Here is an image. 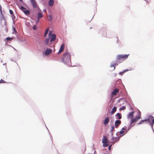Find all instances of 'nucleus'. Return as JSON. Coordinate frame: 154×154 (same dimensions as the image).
Instances as JSON below:
<instances>
[{"mask_svg":"<svg viewBox=\"0 0 154 154\" xmlns=\"http://www.w3.org/2000/svg\"><path fill=\"white\" fill-rule=\"evenodd\" d=\"M12 33H14L15 34H16L17 33V30L15 29L14 26L13 25L12 26Z\"/></svg>","mask_w":154,"mask_h":154,"instance_id":"24","label":"nucleus"},{"mask_svg":"<svg viewBox=\"0 0 154 154\" xmlns=\"http://www.w3.org/2000/svg\"><path fill=\"white\" fill-rule=\"evenodd\" d=\"M96 153H97V152H96V151L95 150L94 151V154H96Z\"/></svg>","mask_w":154,"mask_h":154,"instance_id":"64","label":"nucleus"},{"mask_svg":"<svg viewBox=\"0 0 154 154\" xmlns=\"http://www.w3.org/2000/svg\"><path fill=\"white\" fill-rule=\"evenodd\" d=\"M29 1L34 8L36 9L38 8L37 5L35 0H29Z\"/></svg>","mask_w":154,"mask_h":154,"instance_id":"9","label":"nucleus"},{"mask_svg":"<svg viewBox=\"0 0 154 154\" xmlns=\"http://www.w3.org/2000/svg\"><path fill=\"white\" fill-rule=\"evenodd\" d=\"M139 110V114L138 115H137L135 117V118L136 120H139L140 119H141V112Z\"/></svg>","mask_w":154,"mask_h":154,"instance_id":"20","label":"nucleus"},{"mask_svg":"<svg viewBox=\"0 0 154 154\" xmlns=\"http://www.w3.org/2000/svg\"><path fill=\"white\" fill-rule=\"evenodd\" d=\"M55 34L52 33V31H50L48 35V37L45 38L43 41V44L45 45H48L49 44V38L52 35H55Z\"/></svg>","mask_w":154,"mask_h":154,"instance_id":"4","label":"nucleus"},{"mask_svg":"<svg viewBox=\"0 0 154 154\" xmlns=\"http://www.w3.org/2000/svg\"><path fill=\"white\" fill-rule=\"evenodd\" d=\"M4 22H4V25H5V26H7V25L6 20H4Z\"/></svg>","mask_w":154,"mask_h":154,"instance_id":"54","label":"nucleus"},{"mask_svg":"<svg viewBox=\"0 0 154 154\" xmlns=\"http://www.w3.org/2000/svg\"><path fill=\"white\" fill-rule=\"evenodd\" d=\"M115 127L113 125H112L110 127V132H113V131H115Z\"/></svg>","mask_w":154,"mask_h":154,"instance_id":"27","label":"nucleus"},{"mask_svg":"<svg viewBox=\"0 0 154 154\" xmlns=\"http://www.w3.org/2000/svg\"><path fill=\"white\" fill-rule=\"evenodd\" d=\"M37 27L35 25H34L33 26L32 29L34 30H36L37 29Z\"/></svg>","mask_w":154,"mask_h":154,"instance_id":"42","label":"nucleus"},{"mask_svg":"<svg viewBox=\"0 0 154 154\" xmlns=\"http://www.w3.org/2000/svg\"><path fill=\"white\" fill-rule=\"evenodd\" d=\"M122 85L124 86L122 82V80L121 79H119L117 80H115L111 83V86L113 88H116L112 91L111 92L110 96L109 97V99L111 100L112 99L111 95H116V93L119 91V90L117 88L120 85Z\"/></svg>","mask_w":154,"mask_h":154,"instance_id":"2","label":"nucleus"},{"mask_svg":"<svg viewBox=\"0 0 154 154\" xmlns=\"http://www.w3.org/2000/svg\"><path fill=\"white\" fill-rule=\"evenodd\" d=\"M109 117L108 116H107L106 118H105L103 121V123L104 125H106L109 122Z\"/></svg>","mask_w":154,"mask_h":154,"instance_id":"17","label":"nucleus"},{"mask_svg":"<svg viewBox=\"0 0 154 154\" xmlns=\"http://www.w3.org/2000/svg\"><path fill=\"white\" fill-rule=\"evenodd\" d=\"M116 75H117V73H114L113 74V75L114 76V77L116 76Z\"/></svg>","mask_w":154,"mask_h":154,"instance_id":"60","label":"nucleus"},{"mask_svg":"<svg viewBox=\"0 0 154 154\" xmlns=\"http://www.w3.org/2000/svg\"><path fill=\"white\" fill-rule=\"evenodd\" d=\"M9 13L11 15L12 17H13V12L11 9L9 10Z\"/></svg>","mask_w":154,"mask_h":154,"instance_id":"39","label":"nucleus"},{"mask_svg":"<svg viewBox=\"0 0 154 154\" xmlns=\"http://www.w3.org/2000/svg\"><path fill=\"white\" fill-rule=\"evenodd\" d=\"M120 136L116 137L114 138V140H115V143L119 141L120 140Z\"/></svg>","mask_w":154,"mask_h":154,"instance_id":"29","label":"nucleus"},{"mask_svg":"<svg viewBox=\"0 0 154 154\" xmlns=\"http://www.w3.org/2000/svg\"><path fill=\"white\" fill-rule=\"evenodd\" d=\"M20 10H22V11H23V10L25 9L26 8L23 6H20Z\"/></svg>","mask_w":154,"mask_h":154,"instance_id":"38","label":"nucleus"},{"mask_svg":"<svg viewBox=\"0 0 154 154\" xmlns=\"http://www.w3.org/2000/svg\"><path fill=\"white\" fill-rule=\"evenodd\" d=\"M124 100H125V102L127 103L128 104V105L129 104V103H130L128 101H127V100H126V99H125H125H124Z\"/></svg>","mask_w":154,"mask_h":154,"instance_id":"47","label":"nucleus"},{"mask_svg":"<svg viewBox=\"0 0 154 154\" xmlns=\"http://www.w3.org/2000/svg\"><path fill=\"white\" fill-rule=\"evenodd\" d=\"M117 108V107L116 106H114L112 109L111 112H109V114L111 115H113L116 111Z\"/></svg>","mask_w":154,"mask_h":154,"instance_id":"14","label":"nucleus"},{"mask_svg":"<svg viewBox=\"0 0 154 154\" xmlns=\"http://www.w3.org/2000/svg\"><path fill=\"white\" fill-rule=\"evenodd\" d=\"M7 83V82L2 79H1L0 80V83Z\"/></svg>","mask_w":154,"mask_h":154,"instance_id":"40","label":"nucleus"},{"mask_svg":"<svg viewBox=\"0 0 154 154\" xmlns=\"http://www.w3.org/2000/svg\"><path fill=\"white\" fill-rule=\"evenodd\" d=\"M56 39V35H52L49 38V44L48 45H45L49 47H51L53 45H52V42L54 41Z\"/></svg>","mask_w":154,"mask_h":154,"instance_id":"7","label":"nucleus"},{"mask_svg":"<svg viewBox=\"0 0 154 154\" xmlns=\"http://www.w3.org/2000/svg\"><path fill=\"white\" fill-rule=\"evenodd\" d=\"M126 108V107L125 106H122L121 107H120L119 109L120 111H121V110H125Z\"/></svg>","mask_w":154,"mask_h":154,"instance_id":"34","label":"nucleus"},{"mask_svg":"<svg viewBox=\"0 0 154 154\" xmlns=\"http://www.w3.org/2000/svg\"><path fill=\"white\" fill-rule=\"evenodd\" d=\"M109 118L111 119V122H113V121H114V119H114L113 117H112V116H111L110 117H109Z\"/></svg>","mask_w":154,"mask_h":154,"instance_id":"43","label":"nucleus"},{"mask_svg":"<svg viewBox=\"0 0 154 154\" xmlns=\"http://www.w3.org/2000/svg\"><path fill=\"white\" fill-rule=\"evenodd\" d=\"M39 18L38 17L37 19L35 20V24H37L38 23L39 21Z\"/></svg>","mask_w":154,"mask_h":154,"instance_id":"41","label":"nucleus"},{"mask_svg":"<svg viewBox=\"0 0 154 154\" xmlns=\"http://www.w3.org/2000/svg\"><path fill=\"white\" fill-rule=\"evenodd\" d=\"M115 137L114 136L112 137V138L111 139V143H113V144L115 143V140H114V138Z\"/></svg>","mask_w":154,"mask_h":154,"instance_id":"32","label":"nucleus"},{"mask_svg":"<svg viewBox=\"0 0 154 154\" xmlns=\"http://www.w3.org/2000/svg\"><path fill=\"white\" fill-rule=\"evenodd\" d=\"M2 12V6L1 5H0V13Z\"/></svg>","mask_w":154,"mask_h":154,"instance_id":"50","label":"nucleus"},{"mask_svg":"<svg viewBox=\"0 0 154 154\" xmlns=\"http://www.w3.org/2000/svg\"><path fill=\"white\" fill-rule=\"evenodd\" d=\"M61 62L67 66H70L72 67L75 66H72L71 64V54L68 51V50L63 55L61 58Z\"/></svg>","mask_w":154,"mask_h":154,"instance_id":"1","label":"nucleus"},{"mask_svg":"<svg viewBox=\"0 0 154 154\" xmlns=\"http://www.w3.org/2000/svg\"><path fill=\"white\" fill-rule=\"evenodd\" d=\"M121 130H122V131H124V130H125V129H124V128H123V127L121 129Z\"/></svg>","mask_w":154,"mask_h":154,"instance_id":"63","label":"nucleus"},{"mask_svg":"<svg viewBox=\"0 0 154 154\" xmlns=\"http://www.w3.org/2000/svg\"><path fill=\"white\" fill-rule=\"evenodd\" d=\"M119 132V133L121 134L119 136L120 137H122L124 135H125L126 134H127V132H126V131L125 130V131H122V130H121L119 131H118L117 132V133Z\"/></svg>","mask_w":154,"mask_h":154,"instance_id":"19","label":"nucleus"},{"mask_svg":"<svg viewBox=\"0 0 154 154\" xmlns=\"http://www.w3.org/2000/svg\"><path fill=\"white\" fill-rule=\"evenodd\" d=\"M13 17L14 19L15 18V16H14V14L13 15Z\"/></svg>","mask_w":154,"mask_h":154,"instance_id":"62","label":"nucleus"},{"mask_svg":"<svg viewBox=\"0 0 154 154\" xmlns=\"http://www.w3.org/2000/svg\"><path fill=\"white\" fill-rule=\"evenodd\" d=\"M12 20L13 21V24H15V23H14V20L13 19V17H12Z\"/></svg>","mask_w":154,"mask_h":154,"instance_id":"58","label":"nucleus"},{"mask_svg":"<svg viewBox=\"0 0 154 154\" xmlns=\"http://www.w3.org/2000/svg\"><path fill=\"white\" fill-rule=\"evenodd\" d=\"M131 120L130 121V123H131V124H132V123L136 121V120L135 118H131L130 119Z\"/></svg>","mask_w":154,"mask_h":154,"instance_id":"31","label":"nucleus"},{"mask_svg":"<svg viewBox=\"0 0 154 154\" xmlns=\"http://www.w3.org/2000/svg\"><path fill=\"white\" fill-rule=\"evenodd\" d=\"M106 29L105 27L101 28L99 31V33L104 37H106Z\"/></svg>","mask_w":154,"mask_h":154,"instance_id":"8","label":"nucleus"},{"mask_svg":"<svg viewBox=\"0 0 154 154\" xmlns=\"http://www.w3.org/2000/svg\"><path fill=\"white\" fill-rule=\"evenodd\" d=\"M48 30H49V29L48 28L46 29H45V31L44 34V37H45L48 34Z\"/></svg>","mask_w":154,"mask_h":154,"instance_id":"30","label":"nucleus"},{"mask_svg":"<svg viewBox=\"0 0 154 154\" xmlns=\"http://www.w3.org/2000/svg\"><path fill=\"white\" fill-rule=\"evenodd\" d=\"M121 124V121L119 119H117L115 121L114 124V126L116 128H117L118 126Z\"/></svg>","mask_w":154,"mask_h":154,"instance_id":"11","label":"nucleus"},{"mask_svg":"<svg viewBox=\"0 0 154 154\" xmlns=\"http://www.w3.org/2000/svg\"><path fill=\"white\" fill-rule=\"evenodd\" d=\"M116 118L117 119H120L122 118L121 113L119 112L117 113L115 115Z\"/></svg>","mask_w":154,"mask_h":154,"instance_id":"15","label":"nucleus"},{"mask_svg":"<svg viewBox=\"0 0 154 154\" xmlns=\"http://www.w3.org/2000/svg\"><path fill=\"white\" fill-rule=\"evenodd\" d=\"M125 99V97H122L120 98H119L118 100L117 101V103H119L120 102V101L122 100H123Z\"/></svg>","mask_w":154,"mask_h":154,"instance_id":"35","label":"nucleus"},{"mask_svg":"<svg viewBox=\"0 0 154 154\" xmlns=\"http://www.w3.org/2000/svg\"><path fill=\"white\" fill-rule=\"evenodd\" d=\"M110 133H111V137H112L113 136V132H110Z\"/></svg>","mask_w":154,"mask_h":154,"instance_id":"53","label":"nucleus"},{"mask_svg":"<svg viewBox=\"0 0 154 154\" xmlns=\"http://www.w3.org/2000/svg\"><path fill=\"white\" fill-rule=\"evenodd\" d=\"M12 37H7L6 38H5L4 39V41H5V40H6L7 41H8L9 40H11L12 39Z\"/></svg>","mask_w":154,"mask_h":154,"instance_id":"36","label":"nucleus"},{"mask_svg":"<svg viewBox=\"0 0 154 154\" xmlns=\"http://www.w3.org/2000/svg\"><path fill=\"white\" fill-rule=\"evenodd\" d=\"M132 128V126H131V124L129 123L128 125V128L127 129H126L125 130L126 131V132H128V131L130 130Z\"/></svg>","mask_w":154,"mask_h":154,"instance_id":"22","label":"nucleus"},{"mask_svg":"<svg viewBox=\"0 0 154 154\" xmlns=\"http://www.w3.org/2000/svg\"><path fill=\"white\" fill-rule=\"evenodd\" d=\"M123 128H124V129H125V130L126 129H127V127L126 126H125Z\"/></svg>","mask_w":154,"mask_h":154,"instance_id":"59","label":"nucleus"},{"mask_svg":"<svg viewBox=\"0 0 154 154\" xmlns=\"http://www.w3.org/2000/svg\"><path fill=\"white\" fill-rule=\"evenodd\" d=\"M106 153H104V154H111V153H109L108 152V151H106Z\"/></svg>","mask_w":154,"mask_h":154,"instance_id":"52","label":"nucleus"},{"mask_svg":"<svg viewBox=\"0 0 154 154\" xmlns=\"http://www.w3.org/2000/svg\"><path fill=\"white\" fill-rule=\"evenodd\" d=\"M64 43L62 44L61 45L58 53H60L63 51L64 49Z\"/></svg>","mask_w":154,"mask_h":154,"instance_id":"18","label":"nucleus"},{"mask_svg":"<svg viewBox=\"0 0 154 154\" xmlns=\"http://www.w3.org/2000/svg\"><path fill=\"white\" fill-rule=\"evenodd\" d=\"M131 70V69H125L124 70H123L122 71L119 72V74L121 76H122L123 75V74L126 72Z\"/></svg>","mask_w":154,"mask_h":154,"instance_id":"16","label":"nucleus"},{"mask_svg":"<svg viewBox=\"0 0 154 154\" xmlns=\"http://www.w3.org/2000/svg\"><path fill=\"white\" fill-rule=\"evenodd\" d=\"M21 4H22L23 5H24V6H26V3H24V2H23H23H21Z\"/></svg>","mask_w":154,"mask_h":154,"instance_id":"46","label":"nucleus"},{"mask_svg":"<svg viewBox=\"0 0 154 154\" xmlns=\"http://www.w3.org/2000/svg\"><path fill=\"white\" fill-rule=\"evenodd\" d=\"M38 17L39 18L42 17L43 16V15L42 12H38Z\"/></svg>","mask_w":154,"mask_h":154,"instance_id":"28","label":"nucleus"},{"mask_svg":"<svg viewBox=\"0 0 154 154\" xmlns=\"http://www.w3.org/2000/svg\"><path fill=\"white\" fill-rule=\"evenodd\" d=\"M110 67H114V69H113L114 70L115 69V68H116V66H115L114 63H111L110 64Z\"/></svg>","mask_w":154,"mask_h":154,"instance_id":"37","label":"nucleus"},{"mask_svg":"<svg viewBox=\"0 0 154 154\" xmlns=\"http://www.w3.org/2000/svg\"><path fill=\"white\" fill-rule=\"evenodd\" d=\"M0 14L1 15V17L0 18V20L1 22V23L2 21V20H5V17L4 16V14L2 12L0 13Z\"/></svg>","mask_w":154,"mask_h":154,"instance_id":"21","label":"nucleus"},{"mask_svg":"<svg viewBox=\"0 0 154 154\" xmlns=\"http://www.w3.org/2000/svg\"><path fill=\"white\" fill-rule=\"evenodd\" d=\"M114 63L115 66H118L119 64L118 63L116 62H115V63Z\"/></svg>","mask_w":154,"mask_h":154,"instance_id":"51","label":"nucleus"},{"mask_svg":"<svg viewBox=\"0 0 154 154\" xmlns=\"http://www.w3.org/2000/svg\"><path fill=\"white\" fill-rule=\"evenodd\" d=\"M128 100L130 101V103H133V102L130 98H129L128 99Z\"/></svg>","mask_w":154,"mask_h":154,"instance_id":"48","label":"nucleus"},{"mask_svg":"<svg viewBox=\"0 0 154 154\" xmlns=\"http://www.w3.org/2000/svg\"><path fill=\"white\" fill-rule=\"evenodd\" d=\"M40 0L45 3H46V1H45V0Z\"/></svg>","mask_w":154,"mask_h":154,"instance_id":"55","label":"nucleus"},{"mask_svg":"<svg viewBox=\"0 0 154 154\" xmlns=\"http://www.w3.org/2000/svg\"><path fill=\"white\" fill-rule=\"evenodd\" d=\"M129 54H119L117 56V58L116 61L118 60H121V59L124 60L127 59L129 56Z\"/></svg>","mask_w":154,"mask_h":154,"instance_id":"6","label":"nucleus"},{"mask_svg":"<svg viewBox=\"0 0 154 154\" xmlns=\"http://www.w3.org/2000/svg\"><path fill=\"white\" fill-rule=\"evenodd\" d=\"M148 123L150 126L153 125L154 124V117L152 116V117H150Z\"/></svg>","mask_w":154,"mask_h":154,"instance_id":"10","label":"nucleus"},{"mask_svg":"<svg viewBox=\"0 0 154 154\" xmlns=\"http://www.w3.org/2000/svg\"><path fill=\"white\" fill-rule=\"evenodd\" d=\"M130 106V109H131L132 110H133V108H132V107L131 106L130 103H129V104H128Z\"/></svg>","mask_w":154,"mask_h":154,"instance_id":"49","label":"nucleus"},{"mask_svg":"<svg viewBox=\"0 0 154 154\" xmlns=\"http://www.w3.org/2000/svg\"><path fill=\"white\" fill-rule=\"evenodd\" d=\"M137 125H140L141 124H142V123H141V122L140 121L139 122L137 123Z\"/></svg>","mask_w":154,"mask_h":154,"instance_id":"57","label":"nucleus"},{"mask_svg":"<svg viewBox=\"0 0 154 154\" xmlns=\"http://www.w3.org/2000/svg\"><path fill=\"white\" fill-rule=\"evenodd\" d=\"M152 117V115H149L148 116L147 118L141 120L140 122H141L142 124L144 122H147L148 123V122L149 120V118L150 117Z\"/></svg>","mask_w":154,"mask_h":154,"instance_id":"13","label":"nucleus"},{"mask_svg":"<svg viewBox=\"0 0 154 154\" xmlns=\"http://www.w3.org/2000/svg\"><path fill=\"white\" fill-rule=\"evenodd\" d=\"M5 31L7 32H8V28L7 27H6L5 28Z\"/></svg>","mask_w":154,"mask_h":154,"instance_id":"56","label":"nucleus"},{"mask_svg":"<svg viewBox=\"0 0 154 154\" xmlns=\"http://www.w3.org/2000/svg\"><path fill=\"white\" fill-rule=\"evenodd\" d=\"M46 128L48 131V133H49V136H50V138H51V139L52 141V142L53 143V141H52V135H51V134L48 129V128H47V127L46 126Z\"/></svg>","mask_w":154,"mask_h":154,"instance_id":"33","label":"nucleus"},{"mask_svg":"<svg viewBox=\"0 0 154 154\" xmlns=\"http://www.w3.org/2000/svg\"><path fill=\"white\" fill-rule=\"evenodd\" d=\"M116 38H117V42H116V43H118V41H119V39H118V37L117 36Z\"/></svg>","mask_w":154,"mask_h":154,"instance_id":"61","label":"nucleus"},{"mask_svg":"<svg viewBox=\"0 0 154 154\" xmlns=\"http://www.w3.org/2000/svg\"><path fill=\"white\" fill-rule=\"evenodd\" d=\"M49 20H52V17L51 15L50 14H49Z\"/></svg>","mask_w":154,"mask_h":154,"instance_id":"44","label":"nucleus"},{"mask_svg":"<svg viewBox=\"0 0 154 154\" xmlns=\"http://www.w3.org/2000/svg\"><path fill=\"white\" fill-rule=\"evenodd\" d=\"M134 111H132L129 112L127 116V118L128 119H129L132 118L134 116Z\"/></svg>","mask_w":154,"mask_h":154,"instance_id":"12","label":"nucleus"},{"mask_svg":"<svg viewBox=\"0 0 154 154\" xmlns=\"http://www.w3.org/2000/svg\"><path fill=\"white\" fill-rule=\"evenodd\" d=\"M150 126L151 127V128L152 130V132H153V133L154 134V129L153 128V125Z\"/></svg>","mask_w":154,"mask_h":154,"instance_id":"45","label":"nucleus"},{"mask_svg":"<svg viewBox=\"0 0 154 154\" xmlns=\"http://www.w3.org/2000/svg\"><path fill=\"white\" fill-rule=\"evenodd\" d=\"M114 144L113 143H112L111 144H110L109 145V146L108 147V150L109 151L108 152L109 153H111V151H110L111 149L112 146V145H113Z\"/></svg>","mask_w":154,"mask_h":154,"instance_id":"23","label":"nucleus"},{"mask_svg":"<svg viewBox=\"0 0 154 154\" xmlns=\"http://www.w3.org/2000/svg\"><path fill=\"white\" fill-rule=\"evenodd\" d=\"M54 4V1H49L48 2V5L52 6Z\"/></svg>","mask_w":154,"mask_h":154,"instance_id":"26","label":"nucleus"},{"mask_svg":"<svg viewBox=\"0 0 154 154\" xmlns=\"http://www.w3.org/2000/svg\"><path fill=\"white\" fill-rule=\"evenodd\" d=\"M52 51V50L51 49L45 47L43 48L42 54L43 56H46L48 55Z\"/></svg>","mask_w":154,"mask_h":154,"instance_id":"3","label":"nucleus"},{"mask_svg":"<svg viewBox=\"0 0 154 154\" xmlns=\"http://www.w3.org/2000/svg\"><path fill=\"white\" fill-rule=\"evenodd\" d=\"M102 143L103 144L102 146L104 147H107L109 145V143L107 140V138L106 136L105 135H103V136L102 140Z\"/></svg>","mask_w":154,"mask_h":154,"instance_id":"5","label":"nucleus"},{"mask_svg":"<svg viewBox=\"0 0 154 154\" xmlns=\"http://www.w3.org/2000/svg\"><path fill=\"white\" fill-rule=\"evenodd\" d=\"M22 11L26 15H27L29 13V11L28 9H26L23 11Z\"/></svg>","mask_w":154,"mask_h":154,"instance_id":"25","label":"nucleus"}]
</instances>
